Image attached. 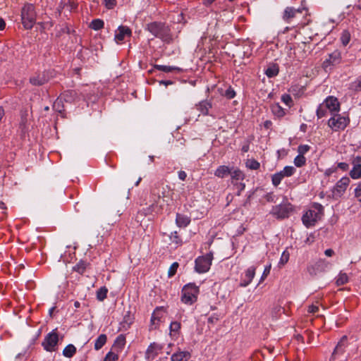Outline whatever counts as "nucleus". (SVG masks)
<instances>
[{
  "label": "nucleus",
  "instance_id": "1",
  "mask_svg": "<svg viewBox=\"0 0 361 361\" xmlns=\"http://www.w3.org/2000/svg\"><path fill=\"white\" fill-rule=\"evenodd\" d=\"M145 30L154 37L161 39L164 43L171 44L173 35L170 27L164 22L153 21L146 24Z\"/></svg>",
  "mask_w": 361,
  "mask_h": 361
},
{
  "label": "nucleus",
  "instance_id": "2",
  "mask_svg": "<svg viewBox=\"0 0 361 361\" xmlns=\"http://www.w3.org/2000/svg\"><path fill=\"white\" fill-rule=\"evenodd\" d=\"M324 216V207L317 202L313 203L303 214L302 221L306 228L314 226Z\"/></svg>",
  "mask_w": 361,
  "mask_h": 361
},
{
  "label": "nucleus",
  "instance_id": "3",
  "mask_svg": "<svg viewBox=\"0 0 361 361\" xmlns=\"http://www.w3.org/2000/svg\"><path fill=\"white\" fill-rule=\"evenodd\" d=\"M200 288L195 283L185 284L181 290L180 301L187 305H192L197 300Z\"/></svg>",
  "mask_w": 361,
  "mask_h": 361
},
{
  "label": "nucleus",
  "instance_id": "4",
  "mask_svg": "<svg viewBox=\"0 0 361 361\" xmlns=\"http://www.w3.org/2000/svg\"><path fill=\"white\" fill-rule=\"evenodd\" d=\"M36 12L35 6L32 4H25L21 10V20L23 27L30 30L32 29L36 21Z\"/></svg>",
  "mask_w": 361,
  "mask_h": 361
},
{
  "label": "nucleus",
  "instance_id": "5",
  "mask_svg": "<svg viewBox=\"0 0 361 361\" xmlns=\"http://www.w3.org/2000/svg\"><path fill=\"white\" fill-rule=\"evenodd\" d=\"M331 115V117L328 120L327 125L333 131L343 130L349 125L350 120L348 116L337 113Z\"/></svg>",
  "mask_w": 361,
  "mask_h": 361
},
{
  "label": "nucleus",
  "instance_id": "6",
  "mask_svg": "<svg viewBox=\"0 0 361 361\" xmlns=\"http://www.w3.org/2000/svg\"><path fill=\"white\" fill-rule=\"evenodd\" d=\"M212 252L207 253L206 255L198 257L195 261V271L200 274L207 272L212 265Z\"/></svg>",
  "mask_w": 361,
  "mask_h": 361
},
{
  "label": "nucleus",
  "instance_id": "7",
  "mask_svg": "<svg viewBox=\"0 0 361 361\" xmlns=\"http://www.w3.org/2000/svg\"><path fill=\"white\" fill-rule=\"evenodd\" d=\"M58 343L59 335L57 329H56L46 335L42 343V345L46 351L54 352L57 350Z\"/></svg>",
  "mask_w": 361,
  "mask_h": 361
},
{
  "label": "nucleus",
  "instance_id": "8",
  "mask_svg": "<svg viewBox=\"0 0 361 361\" xmlns=\"http://www.w3.org/2000/svg\"><path fill=\"white\" fill-rule=\"evenodd\" d=\"M293 210V205L286 201L273 207L271 213L277 219H282L288 218Z\"/></svg>",
  "mask_w": 361,
  "mask_h": 361
},
{
  "label": "nucleus",
  "instance_id": "9",
  "mask_svg": "<svg viewBox=\"0 0 361 361\" xmlns=\"http://www.w3.org/2000/svg\"><path fill=\"white\" fill-rule=\"evenodd\" d=\"M350 182V180L347 176H343L338 180L332 190L334 196L341 197L345 192Z\"/></svg>",
  "mask_w": 361,
  "mask_h": 361
},
{
  "label": "nucleus",
  "instance_id": "10",
  "mask_svg": "<svg viewBox=\"0 0 361 361\" xmlns=\"http://www.w3.org/2000/svg\"><path fill=\"white\" fill-rule=\"evenodd\" d=\"M304 11H307V8L302 6L299 7L298 8H295L292 6H288L285 8L282 18L283 20L287 23H291L292 20L297 16L298 14L302 13Z\"/></svg>",
  "mask_w": 361,
  "mask_h": 361
},
{
  "label": "nucleus",
  "instance_id": "11",
  "mask_svg": "<svg viewBox=\"0 0 361 361\" xmlns=\"http://www.w3.org/2000/svg\"><path fill=\"white\" fill-rule=\"evenodd\" d=\"M50 79L48 71L35 73L30 77L29 82L34 86H42L48 82Z\"/></svg>",
  "mask_w": 361,
  "mask_h": 361
},
{
  "label": "nucleus",
  "instance_id": "12",
  "mask_svg": "<svg viewBox=\"0 0 361 361\" xmlns=\"http://www.w3.org/2000/svg\"><path fill=\"white\" fill-rule=\"evenodd\" d=\"M341 53L338 50H334L329 54L328 58L323 62L324 68H327L331 66H336L341 62Z\"/></svg>",
  "mask_w": 361,
  "mask_h": 361
},
{
  "label": "nucleus",
  "instance_id": "13",
  "mask_svg": "<svg viewBox=\"0 0 361 361\" xmlns=\"http://www.w3.org/2000/svg\"><path fill=\"white\" fill-rule=\"evenodd\" d=\"M331 114L340 111V103L336 97L329 96L323 102Z\"/></svg>",
  "mask_w": 361,
  "mask_h": 361
},
{
  "label": "nucleus",
  "instance_id": "14",
  "mask_svg": "<svg viewBox=\"0 0 361 361\" xmlns=\"http://www.w3.org/2000/svg\"><path fill=\"white\" fill-rule=\"evenodd\" d=\"M131 35L132 31L128 27L120 25L115 32L114 39L117 43H119L122 42L126 37H130Z\"/></svg>",
  "mask_w": 361,
  "mask_h": 361
},
{
  "label": "nucleus",
  "instance_id": "15",
  "mask_svg": "<svg viewBox=\"0 0 361 361\" xmlns=\"http://www.w3.org/2000/svg\"><path fill=\"white\" fill-rule=\"evenodd\" d=\"M327 267V262L325 259H320L313 265L308 267L307 270L310 275H317L319 272L324 271Z\"/></svg>",
  "mask_w": 361,
  "mask_h": 361
},
{
  "label": "nucleus",
  "instance_id": "16",
  "mask_svg": "<svg viewBox=\"0 0 361 361\" xmlns=\"http://www.w3.org/2000/svg\"><path fill=\"white\" fill-rule=\"evenodd\" d=\"M346 336H343L341 341L338 343L336 346L334 348V352L332 353L330 360H334L337 358V357L340 355H343L345 350L346 348Z\"/></svg>",
  "mask_w": 361,
  "mask_h": 361
},
{
  "label": "nucleus",
  "instance_id": "17",
  "mask_svg": "<svg viewBox=\"0 0 361 361\" xmlns=\"http://www.w3.org/2000/svg\"><path fill=\"white\" fill-rule=\"evenodd\" d=\"M256 268L254 266L250 267L245 271L244 278L242 279L240 285L242 287L247 286L252 281L255 275Z\"/></svg>",
  "mask_w": 361,
  "mask_h": 361
},
{
  "label": "nucleus",
  "instance_id": "18",
  "mask_svg": "<svg viewBox=\"0 0 361 361\" xmlns=\"http://www.w3.org/2000/svg\"><path fill=\"white\" fill-rule=\"evenodd\" d=\"M78 6V4L72 0H61L59 5L58 11L60 13L65 9L72 12L77 9Z\"/></svg>",
  "mask_w": 361,
  "mask_h": 361
},
{
  "label": "nucleus",
  "instance_id": "19",
  "mask_svg": "<svg viewBox=\"0 0 361 361\" xmlns=\"http://www.w3.org/2000/svg\"><path fill=\"white\" fill-rule=\"evenodd\" d=\"M361 157H357L353 161V167L350 171V176L353 179H359L361 178Z\"/></svg>",
  "mask_w": 361,
  "mask_h": 361
},
{
  "label": "nucleus",
  "instance_id": "20",
  "mask_svg": "<svg viewBox=\"0 0 361 361\" xmlns=\"http://www.w3.org/2000/svg\"><path fill=\"white\" fill-rule=\"evenodd\" d=\"M231 183H235L239 181H243L245 179L244 173L238 168L231 167Z\"/></svg>",
  "mask_w": 361,
  "mask_h": 361
},
{
  "label": "nucleus",
  "instance_id": "21",
  "mask_svg": "<svg viewBox=\"0 0 361 361\" xmlns=\"http://www.w3.org/2000/svg\"><path fill=\"white\" fill-rule=\"evenodd\" d=\"M197 109L204 116H208L209 109L212 108V104L210 101L203 100L196 105Z\"/></svg>",
  "mask_w": 361,
  "mask_h": 361
},
{
  "label": "nucleus",
  "instance_id": "22",
  "mask_svg": "<svg viewBox=\"0 0 361 361\" xmlns=\"http://www.w3.org/2000/svg\"><path fill=\"white\" fill-rule=\"evenodd\" d=\"M191 219L190 217L183 214H176V224L178 227H186L190 224Z\"/></svg>",
  "mask_w": 361,
  "mask_h": 361
},
{
  "label": "nucleus",
  "instance_id": "23",
  "mask_svg": "<svg viewBox=\"0 0 361 361\" xmlns=\"http://www.w3.org/2000/svg\"><path fill=\"white\" fill-rule=\"evenodd\" d=\"M190 357V354L188 351H178L173 353L171 357V361H188Z\"/></svg>",
  "mask_w": 361,
  "mask_h": 361
},
{
  "label": "nucleus",
  "instance_id": "24",
  "mask_svg": "<svg viewBox=\"0 0 361 361\" xmlns=\"http://www.w3.org/2000/svg\"><path fill=\"white\" fill-rule=\"evenodd\" d=\"M162 348L163 346L157 343H152L148 346L146 353L149 357L152 356V357H154L162 350Z\"/></svg>",
  "mask_w": 361,
  "mask_h": 361
},
{
  "label": "nucleus",
  "instance_id": "25",
  "mask_svg": "<svg viewBox=\"0 0 361 361\" xmlns=\"http://www.w3.org/2000/svg\"><path fill=\"white\" fill-rule=\"evenodd\" d=\"M231 168H230L228 166L226 165H221L214 171V176L220 178H224L226 176H228L231 173Z\"/></svg>",
  "mask_w": 361,
  "mask_h": 361
},
{
  "label": "nucleus",
  "instance_id": "26",
  "mask_svg": "<svg viewBox=\"0 0 361 361\" xmlns=\"http://www.w3.org/2000/svg\"><path fill=\"white\" fill-rule=\"evenodd\" d=\"M59 97L63 101L71 103L76 98L77 93L75 90H68L61 93Z\"/></svg>",
  "mask_w": 361,
  "mask_h": 361
},
{
  "label": "nucleus",
  "instance_id": "27",
  "mask_svg": "<svg viewBox=\"0 0 361 361\" xmlns=\"http://www.w3.org/2000/svg\"><path fill=\"white\" fill-rule=\"evenodd\" d=\"M107 336L106 334H100L95 340L94 348L95 350H99L106 343Z\"/></svg>",
  "mask_w": 361,
  "mask_h": 361
},
{
  "label": "nucleus",
  "instance_id": "28",
  "mask_svg": "<svg viewBox=\"0 0 361 361\" xmlns=\"http://www.w3.org/2000/svg\"><path fill=\"white\" fill-rule=\"evenodd\" d=\"M271 110L273 114L279 118H281L285 116L286 111L282 106L279 104L276 103L271 106Z\"/></svg>",
  "mask_w": 361,
  "mask_h": 361
},
{
  "label": "nucleus",
  "instance_id": "29",
  "mask_svg": "<svg viewBox=\"0 0 361 361\" xmlns=\"http://www.w3.org/2000/svg\"><path fill=\"white\" fill-rule=\"evenodd\" d=\"M89 265L88 262L80 260L73 267V270L80 274H83Z\"/></svg>",
  "mask_w": 361,
  "mask_h": 361
},
{
  "label": "nucleus",
  "instance_id": "30",
  "mask_svg": "<svg viewBox=\"0 0 361 361\" xmlns=\"http://www.w3.org/2000/svg\"><path fill=\"white\" fill-rule=\"evenodd\" d=\"M134 318L133 315L130 314V312L128 311L127 313L124 315L123 321L121 322V325L123 328L125 329H128L130 328V325L133 323Z\"/></svg>",
  "mask_w": 361,
  "mask_h": 361
},
{
  "label": "nucleus",
  "instance_id": "31",
  "mask_svg": "<svg viewBox=\"0 0 361 361\" xmlns=\"http://www.w3.org/2000/svg\"><path fill=\"white\" fill-rule=\"evenodd\" d=\"M76 353V348L73 344H68L63 350V355L66 357L71 358Z\"/></svg>",
  "mask_w": 361,
  "mask_h": 361
},
{
  "label": "nucleus",
  "instance_id": "32",
  "mask_svg": "<svg viewBox=\"0 0 361 361\" xmlns=\"http://www.w3.org/2000/svg\"><path fill=\"white\" fill-rule=\"evenodd\" d=\"M279 69L276 64L269 66L265 71V74L268 78H273L279 74Z\"/></svg>",
  "mask_w": 361,
  "mask_h": 361
},
{
  "label": "nucleus",
  "instance_id": "33",
  "mask_svg": "<svg viewBox=\"0 0 361 361\" xmlns=\"http://www.w3.org/2000/svg\"><path fill=\"white\" fill-rule=\"evenodd\" d=\"M181 324L178 322H172L169 326L171 336H176L179 334Z\"/></svg>",
  "mask_w": 361,
  "mask_h": 361
},
{
  "label": "nucleus",
  "instance_id": "34",
  "mask_svg": "<svg viewBox=\"0 0 361 361\" xmlns=\"http://www.w3.org/2000/svg\"><path fill=\"white\" fill-rule=\"evenodd\" d=\"M104 23L102 20L97 18L92 20L90 27L94 30H99L104 27Z\"/></svg>",
  "mask_w": 361,
  "mask_h": 361
},
{
  "label": "nucleus",
  "instance_id": "35",
  "mask_svg": "<svg viewBox=\"0 0 361 361\" xmlns=\"http://www.w3.org/2000/svg\"><path fill=\"white\" fill-rule=\"evenodd\" d=\"M350 39H351V35H350V32L347 30H343L342 32V33L341 35V37H340L341 44L344 47L347 46L349 44Z\"/></svg>",
  "mask_w": 361,
  "mask_h": 361
},
{
  "label": "nucleus",
  "instance_id": "36",
  "mask_svg": "<svg viewBox=\"0 0 361 361\" xmlns=\"http://www.w3.org/2000/svg\"><path fill=\"white\" fill-rule=\"evenodd\" d=\"M154 68L158 70L163 71L164 73H170L173 71H180V68L175 67V66H164V65H155Z\"/></svg>",
  "mask_w": 361,
  "mask_h": 361
},
{
  "label": "nucleus",
  "instance_id": "37",
  "mask_svg": "<svg viewBox=\"0 0 361 361\" xmlns=\"http://www.w3.org/2000/svg\"><path fill=\"white\" fill-rule=\"evenodd\" d=\"M170 240L177 246L181 245L183 240L177 231H173L169 236Z\"/></svg>",
  "mask_w": 361,
  "mask_h": 361
},
{
  "label": "nucleus",
  "instance_id": "38",
  "mask_svg": "<svg viewBox=\"0 0 361 361\" xmlns=\"http://www.w3.org/2000/svg\"><path fill=\"white\" fill-rule=\"evenodd\" d=\"M108 290L102 286L97 290V299L99 301L104 300L107 296Z\"/></svg>",
  "mask_w": 361,
  "mask_h": 361
},
{
  "label": "nucleus",
  "instance_id": "39",
  "mask_svg": "<svg viewBox=\"0 0 361 361\" xmlns=\"http://www.w3.org/2000/svg\"><path fill=\"white\" fill-rule=\"evenodd\" d=\"M348 276L345 273L340 272L336 278L337 286H342L348 283Z\"/></svg>",
  "mask_w": 361,
  "mask_h": 361
},
{
  "label": "nucleus",
  "instance_id": "40",
  "mask_svg": "<svg viewBox=\"0 0 361 361\" xmlns=\"http://www.w3.org/2000/svg\"><path fill=\"white\" fill-rule=\"evenodd\" d=\"M295 169L292 166H286L280 172L282 173L283 177H290L295 173Z\"/></svg>",
  "mask_w": 361,
  "mask_h": 361
},
{
  "label": "nucleus",
  "instance_id": "41",
  "mask_svg": "<svg viewBox=\"0 0 361 361\" xmlns=\"http://www.w3.org/2000/svg\"><path fill=\"white\" fill-rule=\"evenodd\" d=\"M246 166L252 170H257L260 167V164L258 161L254 159H247L246 161Z\"/></svg>",
  "mask_w": 361,
  "mask_h": 361
},
{
  "label": "nucleus",
  "instance_id": "42",
  "mask_svg": "<svg viewBox=\"0 0 361 361\" xmlns=\"http://www.w3.org/2000/svg\"><path fill=\"white\" fill-rule=\"evenodd\" d=\"M293 162L295 166L302 167L306 164V158L302 154H298L295 157Z\"/></svg>",
  "mask_w": 361,
  "mask_h": 361
},
{
  "label": "nucleus",
  "instance_id": "43",
  "mask_svg": "<svg viewBox=\"0 0 361 361\" xmlns=\"http://www.w3.org/2000/svg\"><path fill=\"white\" fill-rule=\"evenodd\" d=\"M328 109L325 106V105L322 103L319 105L317 109V116L318 118H321L324 117L326 115Z\"/></svg>",
  "mask_w": 361,
  "mask_h": 361
},
{
  "label": "nucleus",
  "instance_id": "44",
  "mask_svg": "<svg viewBox=\"0 0 361 361\" xmlns=\"http://www.w3.org/2000/svg\"><path fill=\"white\" fill-rule=\"evenodd\" d=\"M283 178V176L280 171L273 174L271 177L272 184L274 186H278L281 183Z\"/></svg>",
  "mask_w": 361,
  "mask_h": 361
},
{
  "label": "nucleus",
  "instance_id": "45",
  "mask_svg": "<svg viewBox=\"0 0 361 361\" xmlns=\"http://www.w3.org/2000/svg\"><path fill=\"white\" fill-rule=\"evenodd\" d=\"M163 309V307H157L155 309V310L153 312V313L152 314V317H151V319H150V322H151V325H155L156 324V321H158L159 322L160 320V316L159 315V311Z\"/></svg>",
  "mask_w": 361,
  "mask_h": 361
},
{
  "label": "nucleus",
  "instance_id": "46",
  "mask_svg": "<svg viewBox=\"0 0 361 361\" xmlns=\"http://www.w3.org/2000/svg\"><path fill=\"white\" fill-rule=\"evenodd\" d=\"M53 108L60 113L63 111V100L60 97H59L54 102Z\"/></svg>",
  "mask_w": 361,
  "mask_h": 361
},
{
  "label": "nucleus",
  "instance_id": "47",
  "mask_svg": "<svg viewBox=\"0 0 361 361\" xmlns=\"http://www.w3.org/2000/svg\"><path fill=\"white\" fill-rule=\"evenodd\" d=\"M223 95L226 99H233V98H234L235 97L236 92H235V91L234 90V89L231 86H229L228 87V89L225 91V92L224 93Z\"/></svg>",
  "mask_w": 361,
  "mask_h": 361
},
{
  "label": "nucleus",
  "instance_id": "48",
  "mask_svg": "<svg viewBox=\"0 0 361 361\" xmlns=\"http://www.w3.org/2000/svg\"><path fill=\"white\" fill-rule=\"evenodd\" d=\"M178 267H179V264H178V262H173V263L170 266V267H169V271H168V276H169V278H171V277L173 276L176 274V271H177V269H178Z\"/></svg>",
  "mask_w": 361,
  "mask_h": 361
},
{
  "label": "nucleus",
  "instance_id": "49",
  "mask_svg": "<svg viewBox=\"0 0 361 361\" xmlns=\"http://www.w3.org/2000/svg\"><path fill=\"white\" fill-rule=\"evenodd\" d=\"M351 89L356 92L361 91V78H358L350 85Z\"/></svg>",
  "mask_w": 361,
  "mask_h": 361
},
{
  "label": "nucleus",
  "instance_id": "50",
  "mask_svg": "<svg viewBox=\"0 0 361 361\" xmlns=\"http://www.w3.org/2000/svg\"><path fill=\"white\" fill-rule=\"evenodd\" d=\"M116 3H117L116 0H104L103 1V4L109 10H111V9L114 8V7L116 6Z\"/></svg>",
  "mask_w": 361,
  "mask_h": 361
},
{
  "label": "nucleus",
  "instance_id": "51",
  "mask_svg": "<svg viewBox=\"0 0 361 361\" xmlns=\"http://www.w3.org/2000/svg\"><path fill=\"white\" fill-rule=\"evenodd\" d=\"M118 358V355L110 351L106 355L103 361H117Z\"/></svg>",
  "mask_w": 361,
  "mask_h": 361
},
{
  "label": "nucleus",
  "instance_id": "52",
  "mask_svg": "<svg viewBox=\"0 0 361 361\" xmlns=\"http://www.w3.org/2000/svg\"><path fill=\"white\" fill-rule=\"evenodd\" d=\"M281 101L288 106L293 104L292 97L288 94H284L281 96Z\"/></svg>",
  "mask_w": 361,
  "mask_h": 361
},
{
  "label": "nucleus",
  "instance_id": "53",
  "mask_svg": "<svg viewBox=\"0 0 361 361\" xmlns=\"http://www.w3.org/2000/svg\"><path fill=\"white\" fill-rule=\"evenodd\" d=\"M310 149V147L307 145H300L298 147V154H302L304 156Z\"/></svg>",
  "mask_w": 361,
  "mask_h": 361
},
{
  "label": "nucleus",
  "instance_id": "54",
  "mask_svg": "<svg viewBox=\"0 0 361 361\" xmlns=\"http://www.w3.org/2000/svg\"><path fill=\"white\" fill-rule=\"evenodd\" d=\"M221 317V315L219 314H217V313H214L212 315H211L208 319H207V322L209 324H215L216 323L219 319Z\"/></svg>",
  "mask_w": 361,
  "mask_h": 361
},
{
  "label": "nucleus",
  "instance_id": "55",
  "mask_svg": "<svg viewBox=\"0 0 361 361\" xmlns=\"http://www.w3.org/2000/svg\"><path fill=\"white\" fill-rule=\"evenodd\" d=\"M233 185L236 187L237 191V195H240V193L243 190H244L245 188V183H242V181L237 182L235 183H233Z\"/></svg>",
  "mask_w": 361,
  "mask_h": 361
},
{
  "label": "nucleus",
  "instance_id": "56",
  "mask_svg": "<svg viewBox=\"0 0 361 361\" xmlns=\"http://www.w3.org/2000/svg\"><path fill=\"white\" fill-rule=\"evenodd\" d=\"M270 270H271V265L269 266H267L265 268H264V270L263 271V274L261 276V279H260V281H259V283L262 282L266 278L267 276L270 273Z\"/></svg>",
  "mask_w": 361,
  "mask_h": 361
},
{
  "label": "nucleus",
  "instance_id": "57",
  "mask_svg": "<svg viewBox=\"0 0 361 361\" xmlns=\"http://www.w3.org/2000/svg\"><path fill=\"white\" fill-rule=\"evenodd\" d=\"M289 259V253L286 252H283L281 255V259H280V263L282 264H286Z\"/></svg>",
  "mask_w": 361,
  "mask_h": 361
},
{
  "label": "nucleus",
  "instance_id": "58",
  "mask_svg": "<svg viewBox=\"0 0 361 361\" xmlns=\"http://www.w3.org/2000/svg\"><path fill=\"white\" fill-rule=\"evenodd\" d=\"M348 164L345 162H340L338 164V168L343 171H346L348 169Z\"/></svg>",
  "mask_w": 361,
  "mask_h": 361
},
{
  "label": "nucleus",
  "instance_id": "59",
  "mask_svg": "<svg viewBox=\"0 0 361 361\" xmlns=\"http://www.w3.org/2000/svg\"><path fill=\"white\" fill-rule=\"evenodd\" d=\"M319 310V307L318 306H316V305H310L308 307V312L309 313H316Z\"/></svg>",
  "mask_w": 361,
  "mask_h": 361
},
{
  "label": "nucleus",
  "instance_id": "60",
  "mask_svg": "<svg viewBox=\"0 0 361 361\" xmlns=\"http://www.w3.org/2000/svg\"><path fill=\"white\" fill-rule=\"evenodd\" d=\"M178 178L185 180L187 178V173L184 171H179L178 173Z\"/></svg>",
  "mask_w": 361,
  "mask_h": 361
},
{
  "label": "nucleus",
  "instance_id": "61",
  "mask_svg": "<svg viewBox=\"0 0 361 361\" xmlns=\"http://www.w3.org/2000/svg\"><path fill=\"white\" fill-rule=\"evenodd\" d=\"M125 341H126V339H125L124 336H123V335H119L116 338V343H121L122 345L125 344Z\"/></svg>",
  "mask_w": 361,
  "mask_h": 361
},
{
  "label": "nucleus",
  "instance_id": "62",
  "mask_svg": "<svg viewBox=\"0 0 361 361\" xmlns=\"http://www.w3.org/2000/svg\"><path fill=\"white\" fill-rule=\"evenodd\" d=\"M265 199L267 202H274V195L272 193H267L265 196Z\"/></svg>",
  "mask_w": 361,
  "mask_h": 361
},
{
  "label": "nucleus",
  "instance_id": "63",
  "mask_svg": "<svg viewBox=\"0 0 361 361\" xmlns=\"http://www.w3.org/2000/svg\"><path fill=\"white\" fill-rule=\"evenodd\" d=\"M245 228L243 226V225H240L236 231L235 235H242L245 232Z\"/></svg>",
  "mask_w": 361,
  "mask_h": 361
},
{
  "label": "nucleus",
  "instance_id": "64",
  "mask_svg": "<svg viewBox=\"0 0 361 361\" xmlns=\"http://www.w3.org/2000/svg\"><path fill=\"white\" fill-rule=\"evenodd\" d=\"M358 189H359V185H357V186L355 189V196L359 200V198H361V189H360V190H358Z\"/></svg>",
  "mask_w": 361,
  "mask_h": 361
}]
</instances>
